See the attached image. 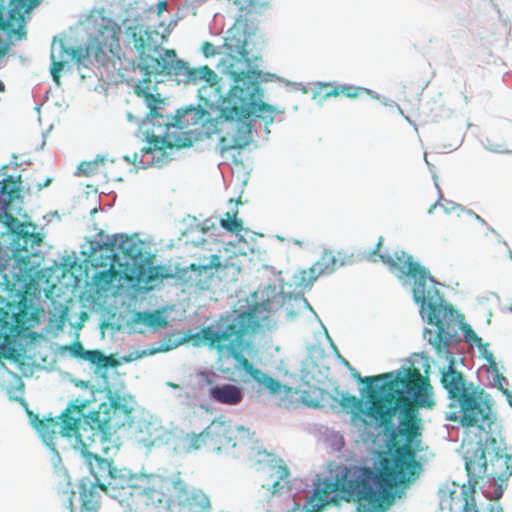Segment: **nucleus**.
Listing matches in <instances>:
<instances>
[{
	"mask_svg": "<svg viewBox=\"0 0 512 512\" xmlns=\"http://www.w3.org/2000/svg\"><path fill=\"white\" fill-rule=\"evenodd\" d=\"M352 376L367 385L385 380L380 387L381 394L374 389L369 391V406L366 409L363 401L355 395H341L339 404L351 414L354 424L367 425L366 418H369L377 427H387L392 424L397 411L400 413L398 434L405 443L393 456L380 461V469L376 471L380 482L390 490L414 481L421 468L420 463L415 460V440L421 436L422 431L419 408L432 409L436 404L429 378L423 376L414 366L398 369L395 373L364 378L355 371Z\"/></svg>",
	"mask_w": 512,
	"mask_h": 512,
	"instance_id": "1",
	"label": "nucleus"
},
{
	"mask_svg": "<svg viewBox=\"0 0 512 512\" xmlns=\"http://www.w3.org/2000/svg\"><path fill=\"white\" fill-rule=\"evenodd\" d=\"M226 45L231 52L237 54L236 62L242 63L243 68L236 67L235 63L229 66V74L235 84L219 103L221 118L227 121L241 120L255 114L266 124L273 123L274 116L283 110L261 101L262 92L258 81L261 73L256 63L259 56L248 50L247 39L239 30L226 38Z\"/></svg>",
	"mask_w": 512,
	"mask_h": 512,
	"instance_id": "2",
	"label": "nucleus"
},
{
	"mask_svg": "<svg viewBox=\"0 0 512 512\" xmlns=\"http://www.w3.org/2000/svg\"><path fill=\"white\" fill-rule=\"evenodd\" d=\"M389 489L380 482L376 470L362 466H340L335 477L324 478L303 504V512H322L341 500L356 503V512H383V499Z\"/></svg>",
	"mask_w": 512,
	"mask_h": 512,
	"instance_id": "3",
	"label": "nucleus"
},
{
	"mask_svg": "<svg viewBox=\"0 0 512 512\" xmlns=\"http://www.w3.org/2000/svg\"><path fill=\"white\" fill-rule=\"evenodd\" d=\"M269 318L268 305L257 303L239 314L237 321L229 324L223 331H216L207 326L203 327L197 335L210 348L216 349L219 354L234 358L237 367L243 369L253 380L275 394L281 391V383L254 367L243 355V352L249 347V342L246 341L245 336L257 332L264 325H268Z\"/></svg>",
	"mask_w": 512,
	"mask_h": 512,
	"instance_id": "4",
	"label": "nucleus"
},
{
	"mask_svg": "<svg viewBox=\"0 0 512 512\" xmlns=\"http://www.w3.org/2000/svg\"><path fill=\"white\" fill-rule=\"evenodd\" d=\"M440 382L449 399L445 419L458 422L464 428L481 431L479 442L492 439L490 429L495 420L492 406L483 398V391L467 382L464 375L455 368L453 357L442 370Z\"/></svg>",
	"mask_w": 512,
	"mask_h": 512,
	"instance_id": "5",
	"label": "nucleus"
},
{
	"mask_svg": "<svg viewBox=\"0 0 512 512\" xmlns=\"http://www.w3.org/2000/svg\"><path fill=\"white\" fill-rule=\"evenodd\" d=\"M144 78L135 87V93L144 98L152 118L162 117L158 112L162 99L158 93H154L156 86L152 83L151 75H167L173 77L178 84H189L190 72L192 70L188 63L177 58L174 50L167 49L160 58L150 59L144 64Z\"/></svg>",
	"mask_w": 512,
	"mask_h": 512,
	"instance_id": "6",
	"label": "nucleus"
},
{
	"mask_svg": "<svg viewBox=\"0 0 512 512\" xmlns=\"http://www.w3.org/2000/svg\"><path fill=\"white\" fill-rule=\"evenodd\" d=\"M205 110L202 108H188L177 114L173 122H166V133L163 136L151 135L147 138V146L141 149L143 154H152L160 151L163 154L167 148L190 147L194 141L199 140V129L203 127Z\"/></svg>",
	"mask_w": 512,
	"mask_h": 512,
	"instance_id": "7",
	"label": "nucleus"
},
{
	"mask_svg": "<svg viewBox=\"0 0 512 512\" xmlns=\"http://www.w3.org/2000/svg\"><path fill=\"white\" fill-rule=\"evenodd\" d=\"M131 412V408L117 399H111L109 403H101L98 410L90 415L87 421L88 426L82 427L78 441L99 442L100 444L111 441L112 436L119 429L127 425L131 426Z\"/></svg>",
	"mask_w": 512,
	"mask_h": 512,
	"instance_id": "8",
	"label": "nucleus"
},
{
	"mask_svg": "<svg viewBox=\"0 0 512 512\" xmlns=\"http://www.w3.org/2000/svg\"><path fill=\"white\" fill-rule=\"evenodd\" d=\"M20 176L15 180L12 176H7L0 185V222H3L8 231L16 235L18 247L26 252L39 246L42 237L36 233L35 226L30 223L21 222L13 215L14 202L20 198ZM17 207L15 206V210Z\"/></svg>",
	"mask_w": 512,
	"mask_h": 512,
	"instance_id": "9",
	"label": "nucleus"
},
{
	"mask_svg": "<svg viewBox=\"0 0 512 512\" xmlns=\"http://www.w3.org/2000/svg\"><path fill=\"white\" fill-rule=\"evenodd\" d=\"M182 479L149 475L141 479L133 495V512H171L176 487Z\"/></svg>",
	"mask_w": 512,
	"mask_h": 512,
	"instance_id": "10",
	"label": "nucleus"
},
{
	"mask_svg": "<svg viewBox=\"0 0 512 512\" xmlns=\"http://www.w3.org/2000/svg\"><path fill=\"white\" fill-rule=\"evenodd\" d=\"M121 34L122 29L117 22L110 18H102L101 24L96 33L89 38L86 47L72 51V59L82 63L87 57H94L102 65L114 64L122 55Z\"/></svg>",
	"mask_w": 512,
	"mask_h": 512,
	"instance_id": "11",
	"label": "nucleus"
},
{
	"mask_svg": "<svg viewBox=\"0 0 512 512\" xmlns=\"http://www.w3.org/2000/svg\"><path fill=\"white\" fill-rule=\"evenodd\" d=\"M384 238L380 236L373 250L367 258L371 262L380 261L391 269L400 272L403 276L413 279V294L416 302L424 303L427 299L426 285L430 275L429 270L413 260V257L405 251L396 249L393 252L381 253Z\"/></svg>",
	"mask_w": 512,
	"mask_h": 512,
	"instance_id": "12",
	"label": "nucleus"
},
{
	"mask_svg": "<svg viewBox=\"0 0 512 512\" xmlns=\"http://www.w3.org/2000/svg\"><path fill=\"white\" fill-rule=\"evenodd\" d=\"M79 443L90 472L96 479V483L92 484L88 490L83 489L79 512H98L100 508L99 483H102L101 480L106 481L109 475L113 473L115 467L112 460L102 458L96 452L90 450L95 442L88 441L85 443L84 441H79ZM67 508L69 512H74L72 496H69L67 499Z\"/></svg>",
	"mask_w": 512,
	"mask_h": 512,
	"instance_id": "13",
	"label": "nucleus"
},
{
	"mask_svg": "<svg viewBox=\"0 0 512 512\" xmlns=\"http://www.w3.org/2000/svg\"><path fill=\"white\" fill-rule=\"evenodd\" d=\"M497 428L496 419L494 426H491V438L487 441L479 442L482 438L481 431L475 429V444L481 450L479 457V472L487 477L500 482L507 481L512 476V457L503 454L497 446V440L494 436Z\"/></svg>",
	"mask_w": 512,
	"mask_h": 512,
	"instance_id": "14",
	"label": "nucleus"
},
{
	"mask_svg": "<svg viewBox=\"0 0 512 512\" xmlns=\"http://www.w3.org/2000/svg\"><path fill=\"white\" fill-rule=\"evenodd\" d=\"M99 246L101 250L106 252V258L117 261L123 276L126 270L134 267V262L140 263L143 260L141 246L130 236L114 235L107 237V241Z\"/></svg>",
	"mask_w": 512,
	"mask_h": 512,
	"instance_id": "15",
	"label": "nucleus"
},
{
	"mask_svg": "<svg viewBox=\"0 0 512 512\" xmlns=\"http://www.w3.org/2000/svg\"><path fill=\"white\" fill-rule=\"evenodd\" d=\"M38 3L39 0H8V6L0 8V23L11 40L25 39V14Z\"/></svg>",
	"mask_w": 512,
	"mask_h": 512,
	"instance_id": "16",
	"label": "nucleus"
},
{
	"mask_svg": "<svg viewBox=\"0 0 512 512\" xmlns=\"http://www.w3.org/2000/svg\"><path fill=\"white\" fill-rule=\"evenodd\" d=\"M428 323L437 327V332L432 341L438 354H450L449 346L452 334L449 332V324L454 318V309L451 305L428 303Z\"/></svg>",
	"mask_w": 512,
	"mask_h": 512,
	"instance_id": "17",
	"label": "nucleus"
},
{
	"mask_svg": "<svg viewBox=\"0 0 512 512\" xmlns=\"http://www.w3.org/2000/svg\"><path fill=\"white\" fill-rule=\"evenodd\" d=\"M28 312L26 305L18 307L15 312V304L8 303L6 309H0V359L11 358V355L5 353L4 343L15 335H19L28 329Z\"/></svg>",
	"mask_w": 512,
	"mask_h": 512,
	"instance_id": "18",
	"label": "nucleus"
},
{
	"mask_svg": "<svg viewBox=\"0 0 512 512\" xmlns=\"http://www.w3.org/2000/svg\"><path fill=\"white\" fill-rule=\"evenodd\" d=\"M207 449L220 452L241 444L238 435H244L247 430L243 427L234 428L230 422L214 419L205 429Z\"/></svg>",
	"mask_w": 512,
	"mask_h": 512,
	"instance_id": "19",
	"label": "nucleus"
},
{
	"mask_svg": "<svg viewBox=\"0 0 512 512\" xmlns=\"http://www.w3.org/2000/svg\"><path fill=\"white\" fill-rule=\"evenodd\" d=\"M171 512H211L212 505L208 494L202 489L190 487L181 480L176 487L175 504Z\"/></svg>",
	"mask_w": 512,
	"mask_h": 512,
	"instance_id": "20",
	"label": "nucleus"
},
{
	"mask_svg": "<svg viewBox=\"0 0 512 512\" xmlns=\"http://www.w3.org/2000/svg\"><path fill=\"white\" fill-rule=\"evenodd\" d=\"M190 78L189 84H201L198 90L199 98L205 104H212L221 98L219 77L208 65L192 68Z\"/></svg>",
	"mask_w": 512,
	"mask_h": 512,
	"instance_id": "21",
	"label": "nucleus"
},
{
	"mask_svg": "<svg viewBox=\"0 0 512 512\" xmlns=\"http://www.w3.org/2000/svg\"><path fill=\"white\" fill-rule=\"evenodd\" d=\"M88 403V400L76 399L68 404L66 409L58 417L59 422L61 423V436H76L78 439V435L82 432V428H80L81 417L83 416V411Z\"/></svg>",
	"mask_w": 512,
	"mask_h": 512,
	"instance_id": "22",
	"label": "nucleus"
},
{
	"mask_svg": "<svg viewBox=\"0 0 512 512\" xmlns=\"http://www.w3.org/2000/svg\"><path fill=\"white\" fill-rule=\"evenodd\" d=\"M262 487L272 496L291 490L290 471L282 460L269 466L268 476Z\"/></svg>",
	"mask_w": 512,
	"mask_h": 512,
	"instance_id": "23",
	"label": "nucleus"
},
{
	"mask_svg": "<svg viewBox=\"0 0 512 512\" xmlns=\"http://www.w3.org/2000/svg\"><path fill=\"white\" fill-rule=\"evenodd\" d=\"M209 396L215 402L225 405H238L243 399V392L240 387L234 384L215 385L212 378H207Z\"/></svg>",
	"mask_w": 512,
	"mask_h": 512,
	"instance_id": "24",
	"label": "nucleus"
},
{
	"mask_svg": "<svg viewBox=\"0 0 512 512\" xmlns=\"http://www.w3.org/2000/svg\"><path fill=\"white\" fill-rule=\"evenodd\" d=\"M127 38L133 43V47L137 53L138 66L144 73V64L150 62V59H155L146 55V42L148 38V31L142 25L129 26L126 29Z\"/></svg>",
	"mask_w": 512,
	"mask_h": 512,
	"instance_id": "25",
	"label": "nucleus"
},
{
	"mask_svg": "<svg viewBox=\"0 0 512 512\" xmlns=\"http://www.w3.org/2000/svg\"><path fill=\"white\" fill-rule=\"evenodd\" d=\"M132 268L124 272V278L129 281H136L138 283H151L160 277H165L162 274L163 268L160 266H151L142 260L140 263H133Z\"/></svg>",
	"mask_w": 512,
	"mask_h": 512,
	"instance_id": "26",
	"label": "nucleus"
},
{
	"mask_svg": "<svg viewBox=\"0 0 512 512\" xmlns=\"http://www.w3.org/2000/svg\"><path fill=\"white\" fill-rule=\"evenodd\" d=\"M369 90L363 87L353 85H332L330 83L322 84L320 87V93L324 98L337 97L344 95L347 98H358L364 94H369Z\"/></svg>",
	"mask_w": 512,
	"mask_h": 512,
	"instance_id": "27",
	"label": "nucleus"
},
{
	"mask_svg": "<svg viewBox=\"0 0 512 512\" xmlns=\"http://www.w3.org/2000/svg\"><path fill=\"white\" fill-rule=\"evenodd\" d=\"M74 48H66L62 43L58 45V47H53L51 52V60L52 65L50 68V72L53 80L59 84L60 83V73L64 69L65 64L68 62V57L72 58V51Z\"/></svg>",
	"mask_w": 512,
	"mask_h": 512,
	"instance_id": "28",
	"label": "nucleus"
},
{
	"mask_svg": "<svg viewBox=\"0 0 512 512\" xmlns=\"http://www.w3.org/2000/svg\"><path fill=\"white\" fill-rule=\"evenodd\" d=\"M106 481V483H99V489L104 492H108L109 489L113 491H120L131 486V478L128 475V473L123 470L117 469L116 467L114 468L113 473L109 475Z\"/></svg>",
	"mask_w": 512,
	"mask_h": 512,
	"instance_id": "29",
	"label": "nucleus"
},
{
	"mask_svg": "<svg viewBox=\"0 0 512 512\" xmlns=\"http://www.w3.org/2000/svg\"><path fill=\"white\" fill-rule=\"evenodd\" d=\"M108 262L101 263L103 266H109L108 269L99 271L94 276L97 284L110 285L112 284L119 274H122L121 268L116 269L117 261H113L111 258H107Z\"/></svg>",
	"mask_w": 512,
	"mask_h": 512,
	"instance_id": "30",
	"label": "nucleus"
},
{
	"mask_svg": "<svg viewBox=\"0 0 512 512\" xmlns=\"http://www.w3.org/2000/svg\"><path fill=\"white\" fill-rule=\"evenodd\" d=\"M60 424L58 417L45 418L39 419L35 427L43 437L52 439L55 435H60Z\"/></svg>",
	"mask_w": 512,
	"mask_h": 512,
	"instance_id": "31",
	"label": "nucleus"
},
{
	"mask_svg": "<svg viewBox=\"0 0 512 512\" xmlns=\"http://www.w3.org/2000/svg\"><path fill=\"white\" fill-rule=\"evenodd\" d=\"M220 266V256L214 254L211 255L209 262L192 263L189 269L193 272H198L199 275L204 274L206 277L210 278L213 275V269H218Z\"/></svg>",
	"mask_w": 512,
	"mask_h": 512,
	"instance_id": "32",
	"label": "nucleus"
},
{
	"mask_svg": "<svg viewBox=\"0 0 512 512\" xmlns=\"http://www.w3.org/2000/svg\"><path fill=\"white\" fill-rule=\"evenodd\" d=\"M222 124V120L212 118L209 112L205 110V116H203V127L199 129V140L204 138H210L213 134L220 131L219 126Z\"/></svg>",
	"mask_w": 512,
	"mask_h": 512,
	"instance_id": "33",
	"label": "nucleus"
},
{
	"mask_svg": "<svg viewBox=\"0 0 512 512\" xmlns=\"http://www.w3.org/2000/svg\"><path fill=\"white\" fill-rule=\"evenodd\" d=\"M323 273V263L316 262L309 269L300 271L298 284L304 287L311 286L313 282Z\"/></svg>",
	"mask_w": 512,
	"mask_h": 512,
	"instance_id": "34",
	"label": "nucleus"
},
{
	"mask_svg": "<svg viewBox=\"0 0 512 512\" xmlns=\"http://www.w3.org/2000/svg\"><path fill=\"white\" fill-rule=\"evenodd\" d=\"M238 210L235 209L232 213L226 212L225 217L220 220V225L222 228L231 233H239L243 230V222L241 219L237 218Z\"/></svg>",
	"mask_w": 512,
	"mask_h": 512,
	"instance_id": "35",
	"label": "nucleus"
},
{
	"mask_svg": "<svg viewBox=\"0 0 512 512\" xmlns=\"http://www.w3.org/2000/svg\"><path fill=\"white\" fill-rule=\"evenodd\" d=\"M84 355V360L89 361L91 364H95L101 368L114 366L115 364V361L111 356H105L99 350H87Z\"/></svg>",
	"mask_w": 512,
	"mask_h": 512,
	"instance_id": "36",
	"label": "nucleus"
},
{
	"mask_svg": "<svg viewBox=\"0 0 512 512\" xmlns=\"http://www.w3.org/2000/svg\"><path fill=\"white\" fill-rule=\"evenodd\" d=\"M185 442H186V451L187 452L199 450L202 447L207 448L205 430H203L199 434H195V433L188 434L185 438Z\"/></svg>",
	"mask_w": 512,
	"mask_h": 512,
	"instance_id": "37",
	"label": "nucleus"
},
{
	"mask_svg": "<svg viewBox=\"0 0 512 512\" xmlns=\"http://www.w3.org/2000/svg\"><path fill=\"white\" fill-rule=\"evenodd\" d=\"M104 161V158L97 157L91 161H83L78 166V171L81 175L86 177H90L95 175L98 172L99 164Z\"/></svg>",
	"mask_w": 512,
	"mask_h": 512,
	"instance_id": "38",
	"label": "nucleus"
},
{
	"mask_svg": "<svg viewBox=\"0 0 512 512\" xmlns=\"http://www.w3.org/2000/svg\"><path fill=\"white\" fill-rule=\"evenodd\" d=\"M462 331L464 333V338H465L466 342H469V343H472L475 345H481L482 338L476 334V332L472 329V327L469 324H467V323L462 324Z\"/></svg>",
	"mask_w": 512,
	"mask_h": 512,
	"instance_id": "39",
	"label": "nucleus"
},
{
	"mask_svg": "<svg viewBox=\"0 0 512 512\" xmlns=\"http://www.w3.org/2000/svg\"><path fill=\"white\" fill-rule=\"evenodd\" d=\"M86 351L87 350H85L84 347L82 346V344L79 342L74 343L71 347L72 354L75 357H78L81 359H84V356H85L84 354L86 353Z\"/></svg>",
	"mask_w": 512,
	"mask_h": 512,
	"instance_id": "40",
	"label": "nucleus"
},
{
	"mask_svg": "<svg viewBox=\"0 0 512 512\" xmlns=\"http://www.w3.org/2000/svg\"><path fill=\"white\" fill-rule=\"evenodd\" d=\"M201 51L205 57H211L216 54V49L214 45L210 42H204L201 47Z\"/></svg>",
	"mask_w": 512,
	"mask_h": 512,
	"instance_id": "41",
	"label": "nucleus"
},
{
	"mask_svg": "<svg viewBox=\"0 0 512 512\" xmlns=\"http://www.w3.org/2000/svg\"><path fill=\"white\" fill-rule=\"evenodd\" d=\"M220 145H221V152L224 153L228 150H231L233 149L235 146L234 145H228L226 144V139L225 137H221L220 138Z\"/></svg>",
	"mask_w": 512,
	"mask_h": 512,
	"instance_id": "42",
	"label": "nucleus"
},
{
	"mask_svg": "<svg viewBox=\"0 0 512 512\" xmlns=\"http://www.w3.org/2000/svg\"><path fill=\"white\" fill-rule=\"evenodd\" d=\"M464 512H479V511L474 505L468 506V503H466V505L464 507Z\"/></svg>",
	"mask_w": 512,
	"mask_h": 512,
	"instance_id": "43",
	"label": "nucleus"
},
{
	"mask_svg": "<svg viewBox=\"0 0 512 512\" xmlns=\"http://www.w3.org/2000/svg\"><path fill=\"white\" fill-rule=\"evenodd\" d=\"M475 461H470L466 463V469L470 473L472 469H474Z\"/></svg>",
	"mask_w": 512,
	"mask_h": 512,
	"instance_id": "44",
	"label": "nucleus"
},
{
	"mask_svg": "<svg viewBox=\"0 0 512 512\" xmlns=\"http://www.w3.org/2000/svg\"><path fill=\"white\" fill-rule=\"evenodd\" d=\"M50 182H51V179H47L43 184H40V183H39V184L37 185V189H38V190H41L42 188L47 187V186L50 184Z\"/></svg>",
	"mask_w": 512,
	"mask_h": 512,
	"instance_id": "45",
	"label": "nucleus"
},
{
	"mask_svg": "<svg viewBox=\"0 0 512 512\" xmlns=\"http://www.w3.org/2000/svg\"><path fill=\"white\" fill-rule=\"evenodd\" d=\"M167 4L165 1H161L158 3L159 12L163 11L166 8Z\"/></svg>",
	"mask_w": 512,
	"mask_h": 512,
	"instance_id": "46",
	"label": "nucleus"
},
{
	"mask_svg": "<svg viewBox=\"0 0 512 512\" xmlns=\"http://www.w3.org/2000/svg\"><path fill=\"white\" fill-rule=\"evenodd\" d=\"M503 391L505 394H507L509 404H510V406H512V395L510 394V392L507 389H504Z\"/></svg>",
	"mask_w": 512,
	"mask_h": 512,
	"instance_id": "47",
	"label": "nucleus"
},
{
	"mask_svg": "<svg viewBox=\"0 0 512 512\" xmlns=\"http://www.w3.org/2000/svg\"><path fill=\"white\" fill-rule=\"evenodd\" d=\"M5 91V85L4 83L0 80V93L1 92H4Z\"/></svg>",
	"mask_w": 512,
	"mask_h": 512,
	"instance_id": "48",
	"label": "nucleus"
},
{
	"mask_svg": "<svg viewBox=\"0 0 512 512\" xmlns=\"http://www.w3.org/2000/svg\"><path fill=\"white\" fill-rule=\"evenodd\" d=\"M435 207V205H432L431 208L429 209V212H432V209Z\"/></svg>",
	"mask_w": 512,
	"mask_h": 512,
	"instance_id": "49",
	"label": "nucleus"
},
{
	"mask_svg": "<svg viewBox=\"0 0 512 512\" xmlns=\"http://www.w3.org/2000/svg\"><path fill=\"white\" fill-rule=\"evenodd\" d=\"M490 512H494V507H491Z\"/></svg>",
	"mask_w": 512,
	"mask_h": 512,
	"instance_id": "50",
	"label": "nucleus"
}]
</instances>
